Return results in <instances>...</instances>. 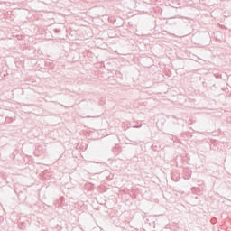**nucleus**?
<instances>
[{
	"mask_svg": "<svg viewBox=\"0 0 231 231\" xmlns=\"http://www.w3.org/2000/svg\"><path fill=\"white\" fill-rule=\"evenodd\" d=\"M54 32H55V33H60V30L55 29Z\"/></svg>",
	"mask_w": 231,
	"mask_h": 231,
	"instance_id": "obj_1",
	"label": "nucleus"
}]
</instances>
